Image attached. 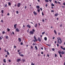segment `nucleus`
Returning <instances> with one entry per match:
<instances>
[{
    "label": "nucleus",
    "mask_w": 65,
    "mask_h": 65,
    "mask_svg": "<svg viewBox=\"0 0 65 65\" xmlns=\"http://www.w3.org/2000/svg\"><path fill=\"white\" fill-rule=\"evenodd\" d=\"M20 56L21 57H24V55L23 54H20Z\"/></svg>",
    "instance_id": "b1692460"
},
{
    "label": "nucleus",
    "mask_w": 65,
    "mask_h": 65,
    "mask_svg": "<svg viewBox=\"0 0 65 65\" xmlns=\"http://www.w3.org/2000/svg\"><path fill=\"white\" fill-rule=\"evenodd\" d=\"M45 33V32H43L42 33V35H44V34Z\"/></svg>",
    "instance_id": "c756f323"
},
{
    "label": "nucleus",
    "mask_w": 65,
    "mask_h": 65,
    "mask_svg": "<svg viewBox=\"0 0 65 65\" xmlns=\"http://www.w3.org/2000/svg\"><path fill=\"white\" fill-rule=\"evenodd\" d=\"M44 39L46 41L47 40V38L46 37H45L44 38Z\"/></svg>",
    "instance_id": "a211bd4d"
},
{
    "label": "nucleus",
    "mask_w": 65,
    "mask_h": 65,
    "mask_svg": "<svg viewBox=\"0 0 65 65\" xmlns=\"http://www.w3.org/2000/svg\"><path fill=\"white\" fill-rule=\"evenodd\" d=\"M42 21L43 22H44V19L42 20Z\"/></svg>",
    "instance_id": "8fccbe9b"
},
{
    "label": "nucleus",
    "mask_w": 65,
    "mask_h": 65,
    "mask_svg": "<svg viewBox=\"0 0 65 65\" xmlns=\"http://www.w3.org/2000/svg\"><path fill=\"white\" fill-rule=\"evenodd\" d=\"M63 5H65V3H63Z\"/></svg>",
    "instance_id": "774afa93"
},
{
    "label": "nucleus",
    "mask_w": 65,
    "mask_h": 65,
    "mask_svg": "<svg viewBox=\"0 0 65 65\" xmlns=\"http://www.w3.org/2000/svg\"><path fill=\"white\" fill-rule=\"evenodd\" d=\"M13 34H14V32H12Z\"/></svg>",
    "instance_id": "69168bd1"
},
{
    "label": "nucleus",
    "mask_w": 65,
    "mask_h": 65,
    "mask_svg": "<svg viewBox=\"0 0 65 65\" xmlns=\"http://www.w3.org/2000/svg\"><path fill=\"white\" fill-rule=\"evenodd\" d=\"M57 3L58 4H60V5H61V3H60V2H57Z\"/></svg>",
    "instance_id": "412c9836"
},
{
    "label": "nucleus",
    "mask_w": 65,
    "mask_h": 65,
    "mask_svg": "<svg viewBox=\"0 0 65 65\" xmlns=\"http://www.w3.org/2000/svg\"><path fill=\"white\" fill-rule=\"evenodd\" d=\"M9 62H11V60H10L9 59Z\"/></svg>",
    "instance_id": "5fc2aeb1"
},
{
    "label": "nucleus",
    "mask_w": 65,
    "mask_h": 65,
    "mask_svg": "<svg viewBox=\"0 0 65 65\" xmlns=\"http://www.w3.org/2000/svg\"><path fill=\"white\" fill-rule=\"evenodd\" d=\"M1 22H2V23H3V20H1Z\"/></svg>",
    "instance_id": "4d7b16f0"
},
{
    "label": "nucleus",
    "mask_w": 65,
    "mask_h": 65,
    "mask_svg": "<svg viewBox=\"0 0 65 65\" xmlns=\"http://www.w3.org/2000/svg\"><path fill=\"white\" fill-rule=\"evenodd\" d=\"M7 4H6L5 6V7H7Z\"/></svg>",
    "instance_id": "7c9ffc66"
},
{
    "label": "nucleus",
    "mask_w": 65,
    "mask_h": 65,
    "mask_svg": "<svg viewBox=\"0 0 65 65\" xmlns=\"http://www.w3.org/2000/svg\"><path fill=\"white\" fill-rule=\"evenodd\" d=\"M3 38V36H1L0 37V40H1Z\"/></svg>",
    "instance_id": "2eb2a0df"
},
{
    "label": "nucleus",
    "mask_w": 65,
    "mask_h": 65,
    "mask_svg": "<svg viewBox=\"0 0 65 65\" xmlns=\"http://www.w3.org/2000/svg\"><path fill=\"white\" fill-rule=\"evenodd\" d=\"M35 48H36L37 50H38V48H37V46H35Z\"/></svg>",
    "instance_id": "6ab92c4d"
},
{
    "label": "nucleus",
    "mask_w": 65,
    "mask_h": 65,
    "mask_svg": "<svg viewBox=\"0 0 65 65\" xmlns=\"http://www.w3.org/2000/svg\"><path fill=\"white\" fill-rule=\"evenodd\" d=\"M21 3H18V7H19L21 6Z\"/></svg>",
    "instance_id": "7ed1b4c3"
},
{
    "label": "nucleus",
    "mask_w": 65,
    "mask_h": 65,
    "mask_svg": "<svg viewBox=\"0 0 65 65\" xmlns=\"http://www.w3.org/2000/svg\"><path fill=\"white\" fill-rule=\"evenodd\" d=\"M16 13L17 14H18V13H19V11H17Z\"/></svg>",
    "instance_id": "37998d69"
},
{
    "label": "nucleus",
    "mask_w": 65,
    "mask_h": 65,
    "mask_svg": "<svg viewBox=\"0 0 65 65\" xmlns=\"http://www.w3.org/2000/svg\"><path fill=\"white\" fill-rule=\"evenodd\" d=\"M37 10H38V12H40V9H38Z\"/></svg>",
    "instance_id": "bb28decb"
},
{
    "label": "nucleus",
    "mask_w": 65,
    "mask_h": 65,
    "mask_svg": "<svg viewBox=\"0 0 65 65\" xmlns=\"http://www.w3.org/2000/svg\"><path fill=\"white\" fill-rule=\"evenodd\" d=\"M34 39H35V41L34 42H35V41H37V39H36V37H35V36H34Z\"/></svg>",
    "instance_id": "20e7f679"
},
{
    "label": "nucleus",
    "mask_w": 65,
    "mask_h": 65,
    "mask_svg": "<svg viewBox=\"0 0 65 65\" xmlns=\"http://www.w3.org/2000/svg\"><path fill=\"white\" fill-rule=\"evenodd\" d=\"M58 39V42L59 44H61L62 42V41L61 40V38L58 37L57 38Z\"/></svg>",
    "instance_id": "f257e3e1"
},
{
    "label": "nucleus",
    "mask_w": 65,
    "mask_h": 65,
    "mask_svg": "<svg viewBox=\"0 0 65 65\" xmlns=\"http://www.w3.org/2000/svg\"><path fill=\"white\" fill-rule=\"evenodd\" d=\"M42 15H44V14H43V12H42Z\"/></svg>",
    "instance_id": "3c124183"
},
{
    "label": "nucleus",
    "mask_w": 65,
    "mask_h": 65,
    "mask_svg": "<svg viewBox=\"0 0 65 65\" xmlns=\"http://www.w3.org/2000/svg\"><path fill=\"white\" fill-rule=\"evenodd\" d=\"M37 24H36L35 25V27H36H36H37Z\"/></svg>",
    "instance_id": "f704fd0d"
},
{
    "label": "nucleus",
    "mask_w": 65,
    "mask_h": 65,
    "mask_svg": "<svg viewBox=\"0 0 65 65\" xmlns=\"http://www.w3.org/2000/svg\"><path fill=\"white\" fill-rule=\"evenodd\" d=\"M31 65H35L34 64H33L32 63H31Z\"/></svg>",
    "instance_id": "6e6d98bb"
},
{
    "label": "nucleus",
    "mask_w": 65,
    "mask_h": 65,
    "mask_svg": "<svg viewBox=\"0 0 65 65\" xmlns=\"http://www.w3.org/2000/svg\"><path fill=\"white\" fill-rule=\"evenodd\" d=\"M52 51H54L55 50V48H52Z\"/></svg>",
    "instance_id": "473e14b6"
},
{
    "label": "nucleus",
    "mask_w": 65,
    "mask_h": 65,
    "mask_svg": "<svg viewBox=\"0 0 65 65\" xmlns=\"http://www.w3.org/2000/svg\"><path fill=\"white\" fill-rule=\"evenodd\" d=\"M5 34V31H3L2 32V34Z\"/></svg>",
    "instance_id": "4c0bfd02"
},
{
    "label": "nucleus",
    "mask_w": 65,
    "mask_h": 65,
    "mask_svg": "<svg viewBox=\"0 0 65 65\" xmlns=\"http://www.w3.org/2000/svg\"><path fill=\"white\" fill-rule=\"evenodd\" d=\"M10 15V14H9V13H8L7 14V15Z\"/></svg>",
    "instance_id": "a18cd8bd"
},
{
    "label": "nucleus",
    "mask_w": 65,
    "mask_h": 65,
    "mask_svg": "<svg viewBox=\"0 0 65 65\" xmlns=\"http://www.w3.org/2000/svg\"><path fill=\"white\" fill-rule=\"evenodd\" d=\"M33 13L35 15H37V13L35 11H34Z\"/></svg>",
    "instance_id": "39448f33"
},
{
    "label": "nucleus",
    "mask_w": 65,
    "mask_h": 65,
    "mask_svg": "<svg viewBox=\"0 0 65 65\" xmlns=\"http://www.w3.org/2000/svg\"><path fill=\"white\" fill-rule=\"evenodd\" d=\"M36 7L38 9H39V8H40V6H37Z\"/></svg>",
    "instance_id": "dca6fc26"
},
{
    "label": "nucleus",
    "mask_w": 65,
    "mask_h": 65,
    "mask_svg": "<svg viewBox=\"0 0 65 65\" xmlns=\"http://www.w3.org/2000/svg\"><path fill=\"white\" fill-rule=\"evenodd\" d=\"M7 54L8 55H9L10 54L9 53V52H8V51L7 52Z\"/></svg>",
    "instance_id": "393cba45"
},
{
    "label": "nucleus",
    "mask_w": 65,
    "mask_h": 65,
    "mask_svg": "<svg viewBox=\"0 0 65 65\" xmlns=\"http://www.w3.org/2000/svg\"><path fill=\"white\" fill-rule=\"evenodd\" d=\"M8 31H10V29L8 28L7 29Z\"/></svg>",
    "instance_id": "c03bdc74"
},
{
    "label": "nucleus",
    "mask_w": 65,
    "mask_h": 65,
    "mask_svg": "<svg viewBox=\"0 0 65 65\" xmlns=\"http://www.w3.org/2000/svg\"><path fill=\"white\" fill-rule=\"evenodd\" d=\"M30 23H31V24H33V22H30Z\"/></svg>",
    "instance_id": "e2e57ef3"
},
{
    "label": "nucleus",
    "mask_w": 65,
    "mask_h": 65,
    "mask_svg": "<svg viewBox=\"0 0 65 65\" xmlns=\"http://www.w3.org/2000/svg\"><path fill=\"white\" fill-rule=\"evenodd\" d=\"M20 61H21V59H18L17 60V62H19Z\"/></svg>",
    "instance_id": "423d86ee"
},
{
    "label": "nucleus",
    "mask_w": 65,
    "mask_h": 65,
    "mask_svg": "<svg viewBox=\"0 0 65 65\" xmlns=\"http://www.w3.org/2000/svg\"><path fill=\"white\" fill-rule=\"evenodd\" d=\"M23 62H24L25 61V59H22V60Z\"/></svg>",
    "instance_id": "cd10ccee"
},
{
    "label": "nucleus",
    "mask_w": 65,
    "mask_h": 65,
    "mask_svg": "<svg viewBox=\"0 0 65 65\" xmlns=\"http://www.w3.org/2000/svg\"><path fill=\"white\" fill-rule=\"evenodd\" d=\"M47 57H50L49 54H47Z\"/></svg>",
    "instance_id": "864d4df0"
},
{
    "label": "nucleus",
    "mask_w": 65,
    "mask_h": 65,
    "mask_svg": "<svg viewBox=\"0 0 65 65\" xmlns=\"http://www.w3.org/2000/svg\"><path fill=\"white\" fill-rule=\"evenodd\" d=\"M41 54H43V52H41Z\"/></svg>",
    "instance_id": "680f3d73"
},
{
    "label": "nucleus",
    "mask_w": 65,
    "mask_h": 65,
    "mask_svg": "<svg viewBox=\"0 0 65 65\" xmlns=\"http://www.w3.org/2000/svg\"><path fill=\"white\" fill-rule=\"evenodd\" d=\"M51 12H54V10H52L51 11Z\"/></svg>",
    "instance_id": "09e8293b"
},
{
    "label": "nucleus",
    "mask_w": 65,
    "mask_h": 65,
    "mask_svg": "<svg viewBox=\"0 0 65 65\" xmlns=\"http://www.w3.org/2000/svg\"><path fill=\"white\" fill-rule=\"evenodd\" d=\"M47 4H46L45 5V7H47Z\"/></svg>",
    "instance_id": "052dcab7"
},
{
    "label": "nucleus",
    "mask_w": 65,
    "mask_h": 65,
    "mask_svg": "<svg viewBox=\"0 0 65 65\" xmlns=\"http://www.w3.org/2000/svg\"><path fill=\"white\" fill-rule=\"evenodd\" d=\"M46 45H47L48 46H51V45H50V44H46Z\"/></svg>",
    "instance_id": "a878e982"
},
{
    "label": "nucleus",
    "mask_w": 65,
    "mask_h": 65,
    "mask_svg": "<svg viewBox=\"0 0 65 65\" xmlns=\"http://www.w3.org/2000/svg\"><path fill=\"white\" fill-rule=\"evenodd\" d=\"M60 58H62V55H61V54H60Z\"/></svg>",
    "instance_id": "ea45409f"
},
{
    "label": "nucleus",
    "mask_w": 65,
    "mask_h": 65,
    "mask_svg": "<svg viewBox=\"0 0 65 65\" xmlns=\"http://www.w3.org/2000/svg\"><path fill=\"white\" fill-rule=\"evenodd\" d=\"M60 27H62V24L60 25Z\"/></svg>",
    "instance_id": "e433bc0d"
},
{
    "label": "nucleus",
    "mask_w": 65,
    "mask_h": 65,
    "mask_svg": "<svg viewBox=\"0 0 65 65\" xmlns=\"http://www.w3.org/2000/svg\"><path fill=\"white\" fill-rule=\"evenodd\" d=\"M19 55H21V54H21V52H19Z\"/></svg>",
    "instance_id": "338daca9"
},
{
    "label": "nucleus",
    "mask_w": 65,
    "mask_h": 65,
    "mask_svg": "<svg viewBox=\"0 0 65 65\" xmlns=\"http://www.w3.org/2000/svg\"><path fill=\"white\" fill-rule=\"evenodd\" d=\"M54 32L55 34H57V32H56V30H54Z\"/></svg>",
    "instance_id": "aec40b11"
},
{
    "label": "nucleus",
    "mask_w": 65,
    "mask_h": 65,
    "mask_svg": "<svg viewBox=\"0 0 65 65\" xmlns=\"http://www.w3.org/2000/svg\"><path fill=\"white\" fill-rule=\"evenodd\" d=\"M16 47H17V46H14V48H16Z\"/></svg>",
    "instance_id": "0e129e2a"
},
{
    "label": "nucleus",
    "mask_w": 65,
    "mask_h": 65,
    "mask_svg": "<svg viewBox=\"0 0 65 65\" xmlns=\"http://www.w3.org/2000/svg\"><path fill=\"white\" fill-rule=\"evenodd\" d=\"M55 3H56V4H57V1H55Z\"/></svg>",
    "instance_id": "a19ab883"
},
{
    "label": "nucleus",
    "mask_w": 65,
    "mask_h": 65,
    "mask_svg": "<svg viewBox=\"0 0 65 65\" xmlns=\"http://www.w3.org/2000/svg\"><path fill=\"white\" fill-rule=\"evenodd\" d=\"M18 40H19V42H21V38H18Z\"/></svg>",
    "instance_id": "ddd939ff"
},
{
    "label": "nucleus",
    "mask_w": 65,
    "mask_h": 65,
    "mask_svg": "<svg viewBox=\"0 0 65 65\" xmlns=\"http://www.w3.org/2000/svg\"><path fill=\"white\" fill-rule=\"evenodd\" d=\"M27 8V6H25V7H24V9H26V8Z\"/></svg>",
    "instance_id": "58836bf2"
},
{
    "label": "nucleus",
    "mask_w": 65,
    "mask_h": 65,
    "mask_svg": "<svg viewBox=\"0 0 65 65\" xmlns=\"http://www.w3.org/2000/svg\"><path fill=\"white\" fill-rule=\"evenodd\" d=\"M64 53H65V52L64 51H63L62 52L61 54H62V55H63V54H64Z\"/></svg>",
    "instance_id": "9b49d317"
},
{
    "label": "nucleus",
    "mask_w": 65,
    "mask_h": 65,
    "mask_svg": "<svg viewBox=\"0 0 65 65\" xmlns=\"http://www.w3.org/2000/svg\"><path fill=\"white\" fill-rule=\"evenodd\" d=\"M60 47L61 49H62L63 50H65V48H63V46H61Z\"/></svg>",
    "instance_id": "9d476101"
},
{
    "label": "nucleus",
    "mask_w": 65,
    "mask_h": 65,
    "mask_svg": "<svg viewBox=\"0 0 65 65\" xmlns=\"http://www.w3.org/2000/svg\"><path fill=\"white\" fill-rule=\"evenodd\" d=\"M5 52H7L8 51H7L6 50V49H5L4 50Z\"/></svg>",
    "instance_id": "c9c22d12"
},
{
    "label": "nucleus",
    "mask_w": 65,
    "mask_h": 65,
    "mask_svg": "<svg viewBox=\"0 0 65 65\" xmlns=\"http://www.w3.org/2000/svg\"><path fill=\"white\" fill-rule=\"evenodd\" d=\"M27 27H28V28H31V26H30V25H29V24H28L27 25Z\"/></svg>",
    "instance_id": "1a4fd4ad"
},
{
    "label": "nucleus",
    "mask_w": 65,
    "mask_h": 65,
    "mask_svg": "<svg viewBox=\"0 0 65 65\" xmlns=\"http://www.w3.org/2000/svg\"><path fill=\"white\" fill-rule=\"evenodd\" d=\"M17 24H15L14 25V29H15L17 28Z\"/></svg>",
    "instance_id": "0eeeda50"
},
{
    "label": "nucleus",
    "mask_w": 65,
    "mask_h": 65,
    "mask_svg": "<svg viewBox=\"0 0 65 65\" xmlns=\"http://www.w3.org/2000/svg\"><path fill=\"white\" fill-rule=\"evenodd\" d=\"M21 45H23V43H22V42H21Z\"/></svg>",
    "instance_id": "13d9d810"
},
{
    "label": "nucleus",
    "mask_w": 65,
    "mask_h": 65,
    "mask_svg": "<svg viewBox=\"0 0 65 65\" xmlns=\"http://www.w3.org/2000/svg\"><path fill=\"white\" fill-rule=\"evenodd\" d=\"M3 12H4V11L3 10H2V13H3Z\"/></svg>",
    "instance_id": "72a5a7b5"
},
{
    "label": "nucleus",
    "mask_w": 65,
    "mask_h": 65,
    "mask_svg": "<svg viewBox=\"0 0 65 65\" xmlns=\"http://www.w3.org/2000/svg\"><path fill=\"white\" fill-rule=\"evenodd\" d=\"M38 40L39 42H40V41H41V39H40V38L39 37L38 38Z\"/></svg>",
    "instance_id": "f8f14e48"
},
{
    "label": "nucleus",
    "mask_w": 65,
    "mask_h": 65,
    "mask_svg": "<svg viewBox=\"0 0 65 65\" xmlns=\"http://www.w3.org/2000/svg\"><path fill=\"white\" fill-rule=\"evenodd\" d=\"M57 46L58 47L59 46V44H57Z\"/></svg>",
    "instance_id": "49530a36"
},
{
    "label": "nucleus",
    "mask_w": 65,
    "mask_h": 65,
    "mask_svg": "<svg viewBox=\"0 0 65 65\" xmlns=\"http://www.w3.org/2000/svg\"><path fill=\"white\" fill-rule=\"evenodd\" d=\"M41 49L42 50H43V47H42L41 48Z\"/></svg>",
    "instance_id": "bf43d9fd"
},
{
    "label": "nucleus",
    "mask_w": 65,
    "mask_h": 65,
    "mask_svg": "<svg viewBox=\"0 0 65 65\" xmlns=\"http://www.w3.org/2000/svg\"><path fill=\"white\" fill-rule=\"evenodd\" d=\"M6 39H8V37L7 36H6Z\"/></svg>",
    "instance_id": "2f4dec72"
},
{
    "label": "nucleus",
    "mask_w": 65,
    "mask_h": 65,
    "mask_svg": "<svg viewBox=\"0 0 65 65\" xmlns=\"http://www.w3.org/2000/svg\"><path fill=\"white\" fill-rule=\"evenodd\" d=\"M8 5H9V6H10L11 5V3L10 2H9L8 3Z\"/></svg>",
    "instance_id": "4be33fe9"
},
{
    "label": "nucleus",
    "mask_w": 65,
    "mask_h": 65,
    "mask_svg": "<svg viewBox=\"0 0 65 65\" xmlns=\"http://www.w3.org/2000/svg\"><path fill=\"white\" fill-rule=\"evenodd\" d=\"M58 53L60 55V54H61V51H59L58 52Z\"/></svg>",
    "instance_id": "5701e85b"
},
{
    "label": "nucleus",
    "mask_w": 65,
    "mask_h": 65,
    "mask_svg": "<svg viewBox=\"0 0 65 65\" xmlns=\"http://www.w3.org/2000/svg\"><path fill=\"white\" fill-rule=\"evenodd\" d=\"M3 62L4 63H6V59H4Z\"/></svg>",
    "instance_id": "4468645a"
},
{
    "label": "nucleus",
    "mask_w": 65,
    "mask_h": 65,
    "mask_svg": "<svg viewBox=\"0 0 65 65\" xmlns=\"http://www.w3.org/2000/svg\"><path fill=\"white\" fill-rule=\"evenodd\" d=\"M59 15V14H57V13L55 14V17L57 16V15Z\"/></svg>",
    "instance_id": "f3484780"
},
{
    "label": "nucleus",
    "mask_w": 65,
    "mask_h": 65,
    "mask_svg": "<svg viewBox=\"0 0 65 65\" xmlns=\"http://www.w3.org/2000/svg\"><path fill=\"white\" fill-rule=\"evenodd\" d=\"M48 0H45V1H46V2H48Z\"/></svg>",
    "instance_id": "79ce46f5"
},
{
    "label": "nucleus",
    "mask_w": 65,
    "mask_h": 65,
    "mask_svg": "<svg viewBox=\"0 0 65 65\" xmlns=\"http://www.w3.org/2000/svg\"><path fill=\"white\" fill-rule=\"evenodd\" d=\"M15 30L16 31V32H19L20 31L19 30V29H18V28H17L15 29Z\"/></svg>",
    "instance_id": "6e6552de"
},
{
    "label": "nucleus",
    "mask_w": 65,
    "mask_h": 65,
    "mask_svg": "<svg viewBox=\"0 0 65 65\" xmlns=\"http://www.w3.org/2000/svg\"><path fill=\"white\" fill-rule=\"evenodd\" d=\"M40 9L41 11H42V8H40Z\"/></svg>",
    "instance_id": "603ef678"
},
{
    "label": "nucleus",
    "mask_w": 65,
    "mask_h": 65,
    "mask_svg": "<svg viewBox=\"0 0 65 65\" xmlns=\"http://www.w3.org/2000/svg\"><path fill=\"white\" fill-rule=\"evenodd\" d=\"M57 55L56 54H55V57H57Z\"/></svg>",
    "instance_id": "de8ad7c7"
},
{
    "label": "nucleus",
    "mask_w": 65,
    "mask_h": 65,
    "mask_svg": "<svg viewBox=\"0 0 65 65\" xmlns=\"http://www.w3.org/2000/svg\"><path fill=\"white\" fill-rule=\"evenodd\" d=\"M51 5L52 6H55V5L53 4L52 3L51 4Z\"/></svg>",
    "instance_id": "c85d7f7f"
},
{
    "label": "nucleus",
    "mask_w": 65,
    "mask_h": 65,
    "mask_svg": "<svg viewBox=\"0 0 65 65\" xmlns=\"http://www.w3.org/2000/svg\"><path fill=\"white\" fill-rule=\"evenodd\" d=\"M35 32V30L34 29H32V31H30L29 32V34H33L34 32Z\"/></svg>",
    "instance_id": "f03ea898"
}]
</instances>
